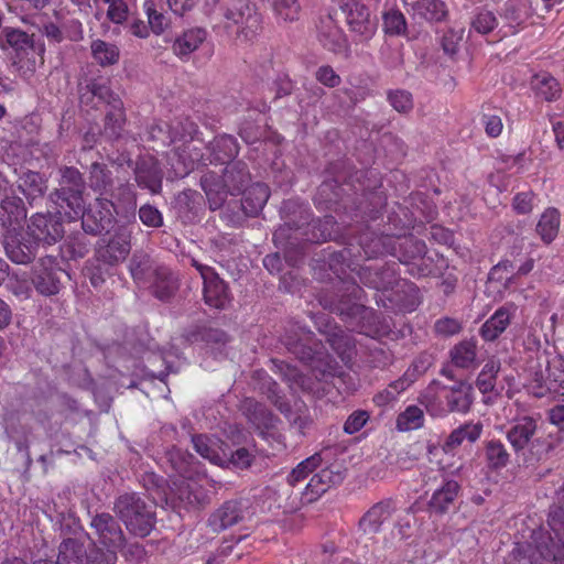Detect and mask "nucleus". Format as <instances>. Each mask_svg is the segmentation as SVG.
Segmentation results:
<instances>
[{"instance_id":"nucleus-20","label":"nucleus","mask_w":564,"mask_h":564,"mask_svg":"<svg viewBox=\"0 0 564 564\" xmlns=\"http://www.w3.org/2000/svg\"><path fill=\"white\" fill-rule=\"evenodd\" d=\"M37 246L34 239L30 236L28 239L22 237L20 231L3 235V247L8 258L19 264L30 263L36 256Z\"/></svg>"},{"instance_id":"nucleus-45","label":"nucleus","mask_w":564,"mask_h":564,"mask_svg":"<svg viewBox=\"0 0 564 564\" xmlns=\"http://www.w3.org/2000/svg\"><path fill=\"white\" fill-rule=\"evenodd\" d=\"M91 57L101 67L116 65L120 58V50L115 43L97 39L90 43Z\"/></svg>"},{"instance_id":"nucleus-30","label":"nucleus","mask_w":564,"mask_h":564,"mask_svg":"<svg viewBox=\"0 0 564 564\" xmlns=\"http://www.w3.org/2000/svg\"><path fill=\"white\" fill-rule=\"evenodd\" d=\"M513 311L511 306L503 305L481 325L479 335L485 341H495L508 328Z\"/></svg>"},{"instance_id":"nucleus-7","label":"nucleus","mask_w":564,"mask_h":564,"mask_svg":"<svg viewBox=\"0 0 564 564\" xmlns=\"http://www.w3.org/2000/svg\"><path fill=\"white\" fill-rule=\"evenodd\" d=\"M117 550L93 545L86 550L76 539H65L58 546L57 564H117Z\"/></svg>"},{"instance_id":"nucleus-57","label":"nucleus","mask_w":564,"mask_h":564,"mask_svg":"<svg viewBox=\"0 0 564 564\" xmlns=\"http://www.w3.org/2000/svg\"><path fill=\"white\" fill-rule=\"evenodd\" d=\"M424 425V413L417 405H409L397 417V429L401 432L413 431Z\"/></svg>"},{"instance_id":"nucleus-21","label":"nucleus","mask_w":564,"mask_h":564,"mask_svg":"<svg viewBox=\"0 0 564 564\" xmlns=\"http://www.w3.org/2000/svg\"><path fill=\"white\" fill-rule=\"evenodd\" d=\"M153 296L160 301L172 299L180 288L178 276L167 265H156L152 270V276L147 282Z\"/></svg>"},{"instance_id":"nucleus-59","label":"nucleus","mask_w":564,"mask_h":564,"mask_svg":"<svg viewBox=\"0 0 564 564\" xmlns=\"http://www.w3.org/2000/svg\"><path fill=\"white\" fill-rule=\"evenodd\" d=\"M158 264L148 254H134L130 260V273L135 282L147 283L152 276V270Z\"/></svg>"},{"instance_id":"nucleus-60","label":"nucleus","mask_w":564,"mask_h":564,"mask_svg":"<svg viewBox=\"0 0 564 564\" xmlns=\"http://www.w3.org/2000/svg\"><path fill=\"white\" fill-rule=\"evenodd\" d=\"M108 199L116 203V210H118L119 207H134L137 196L132 185L126 181L113 186L112 193L108 195Z\"/></svg>"},{"instance_id":"nucleus-9","label":"nucleus","mask_w":564,"mask_h":564,"mask_svg":"<svg viewBox=\"0 0 564 564\" xmlns=\"http://www.w3.org/2000/svg\"><path fill=\"white\" fill-rule=\"evenodd\" d=\"M345 15V22L354 40L360 43L370 41L378 29V20L372 17L368 4L355 2H337Z\"/></svg>"},{"instance_id":"nucleus-43","label":"nucleus","mask_w":564,"mask_h":564,"mask_svg":"<svg viewBox=\"0 0 564 564\" xmlns=\"http://www.w3.org/2000/svg\"><path fill=\"white\" fill-rule=\"evenodd\" d=\"M126 122L127 116L123 101L116 99L113 106L109 107L105 116V133L111 139H119L123 132Z\"/></svg>"},{"instance_id":"nucleus-35","label":"nucleus","mask_w":564,"mask_h":564,"mask_svg":"<svg viewBox=\"0 0 564 564\" xmlns=\"http://www.w3.org/2000/svg\"><path fill=\"white\" fill-rule=\"evenodd\" d=\"M18 188L30 205L42 199L47 191V180L39 172H24L18 180Z\"/></svg>"},{"instance_id":"nucleus-5","label":"nucleus","mask_w":564,"mask_h":564,"mask_svg":"<svg viewBox=\"0 0 564 564\" xmlns=\"http://www.w3.org/2000/svg\"><path fill=\"white\" fill-rule=\"evenodd\" d=\"M115 511L128 531L137 536H148L155 525V512L137 494H124L117 498Z\"/></svg>"},{"instance_id":"nucleus-18","label":"nucleus","mask_w":564,"mask_h":564,"mask_svg":"<svg viewBox=\"0 0 564 564\" xmlns=\"http://www.w3.org/2000/svg\"><path fill=\"white\" fill-rule=\"evenodd\" d=\"M397 265L395 262L383 265H361L357 268L356 275L364 285L370 289L388 291L395 284L399 285Z\"/></svg>"},{"instance_id":"nucleus-2","label":"nucleus","mask_w":564,"mask_h":564,"mask_svg":"<svg viewBox=\"0 0 564 564\" xmlns=\"http://www.w3.org/2000/svg\"><path fill=\"white\" fill-rule=\"evenodd\" d=\"M514 540L509 564H564V509L552 508L546 527L528 518L521 523Z\"/></svg>"},{"instance_id":"nucleus-22","label":"nucleus","mask_w":564,"mask_h":564,"mask_svg":"<svg viewBox=\"0 0 564 564\" xmlns=\"http://www.w3.org/2000/svg\"><path fill=\"white\" fill-rule=\"evenodd\" d=\"M135 182L139 187L158 194L162 189L163 173L158 160L151 155L141 156L134 169Z\"/></svg>"},{"instance_id":"nucleus-48","label":"nucleus","mask_w":564,"mask_h":564,"mask_svg":"<svg viewBox=\"0 0 564 564\" xmlns=\"http://www.w3.org/2000/svg\"><path fill=\"white\" fill-rule=\"evenodd\" d=\"M560 213L555 208H547L540 217L536 232L545 243H551L558 234Z\"/></svg>"},{"instance_id":"nucleus-61","label":"nucleus","mask_w":564,"mask_h":564,"mask_svg":"<svg viewBox=\"0 0 564 564\" xmlns=\"http://www.w3.org/2000/svg\"><path fill=\"white\" fill-rule=\"evenodd\" d=\"M340 196L339 181L334 178L324 181L317 188L314 202L316 206L325 204L326 206L336 203Z\"/></svg>"},{"instance_id":"nucleus-64","label":"nucleus","mask_w":564,"mask_h":564,"mask_svg":"<svg viewBox=\"0 0 564 564\" xmlns=\"http://www.w3.org/2000/svg\"><path fill=\"white\" fill-rule=\"evenodd\" d=\"M496 26H498V20L489 10L479 11L471 21V28L480 34H488Z\"/></svg>"},{"instance_id":"nucleus-15","label":"nucleus","mask_w":564,"mask_h":564,"mask_svg":"<svg viewBox=\"0 0 564 564\" xmlns=\"http://www.w3.org/2000/svg\"><path fill=\"white\" fill-rule=\"evenodd\" d=\"M344 479V474L337 465H330L322 468L314 474L306 484L301 494V503L310 505L317 501L332 487L339 485Z\"/></svg>"},{"instance_id":"nucleus-53","label":"nucleus","mask_w":564,"mask_h":564,"mask_svg":"<svg viewBox=\"0 0 564 564\" xmlns=\"http://www.w3.org/2000/svg\"><path fill=\"white\" fill-rule=\"evenodd\" d=\"M321 464L322 456L319 453H315L300 462L286 476L288 485L295 487L297 484L305 480L314 470H316Z\"/></svg>"},{"instance_id":"nucleus-50","label":"nucleus","mask_w":564,"mask_h":564,"mask_svg":"<svg viewBox=\"0 0 564 564\" xmlns=\"http://www.w3.org/2000/svg\"><path fill=\"white\" fill-rule=\"evenodd\" d=\"M42 33L47 39L50 44H59L65 39L74 42L83 39V28L82 23L78 21L72 22L70 31L66 35L64 31L53 22L44 24Z\"/></svg>"},{"instance_id":"nucleus-33","label":"nucleus","mask_w":564,"mask_h":564,"mask_svg":"<svg viewBox=\"0 0 564 564\" xmlns=\"http://www.w3.org/2000/svg\"><path fill=\"white\" fill-rule=\"evenodd\" d=\"M270 197L269 186L257 182L245 188L241 198V208L246 216H257L267 204Z\"/></svg>"},{"instance_id":"nucleus-24","label":"nucleus","mask_w":564,"mask_h":564,"mask_svg":"<svg viewBox=\"0 0 564 564\" xmlns=\"http://www.w3.org/2000/svg\"><path fill=\"white\" fill-rule=\"evenodd\" d=\"M26 218L23 200L17 196H7L0 204V225L6 232L21 231L22 223Z\"/></svg>"},{"instance_id":"nucleus-47","label":"nucleus","mask_w":564,"mask_h":564,"mask_svg":"<svg viewBox=\"0 0 564 564\" xmlns=\"http://www.w3.org/2000/svg\"><path fill=\"white\" fill-rule=\"evenodd\" d=\"M0 41H4L19 55L34 47L33 35L17 28L6 26L0 33Z\"/></svg>"},{"instance_id":"nucleus-26","label":"nucleus","mask_w":564,"mask_h":564,"mask_svg":"<svg viewBox=\"0 0 564 564\" xmlns=\"http://www.w3.org/2000/svg\"><path fill=\"white\" fill-rule=\"evenodd\" d=\"M209 164H231L239 153L237 139L230 134L214 138L207 147Z\"/></svg>"},{"instance_id":"nucleus-32","label":"nucleus","mask_w":564,"mask_h":564,"mask_svg":"<svg viewBox=\"0 0 564 564\" xmlns=\"http://www.w3.org/2000/svg\"><path fill=\"white\" fill-rule=\"evenodd\" d=\"M460 491V486L456 480H446L436 489L430 501L429 509L436 514L447 513L454 507L455 500Z\"/></svg>"},{"instance_id":"nucleus-37","label":"nucleus","mask_w":564,"mask_h":564,"mask_svg":"<svg viewBox=\"0 0 564 564\" xmlns=\"http://www.w3.org/2000/svg\"><path fill=\"white\" fill-rule=\"evenodd\" d=\"M447 265V261L442 254L429 253L426 249L425 253L408 269V272L414 278L437 276Z\"/></svg>"},{"instance_id":"nucleus-63","label":"nucleus","mask_w":564,"mask_h":564,"mask_svg":"<svg viewBox=\"0 0 564 564\" xmlns=\"http://www.w3.org/2000/svg\"><path fill=\"white\" fill-rule=\"evenodd\" d=\"M276 18L293 22L299 19L301 6L297 0H271Z\"/></svg>"},{"instance_id":"nucleus-11","label":"nucleus","mask_w":564,"mask_h":564,"mask_svg":"<svg viewBox=\"0 0 564 564\" xmlns=\"http://www.w3.org/2000/svg\"><path fill=\"white\" fill-rule=\"evenodd\" d=\"M116 203L108 197H97L87 209L83 208L77 219H82V228L86 234L100 235L108 232L115 224Z\"/></svg>"},{"instance_id":"nucleus-46","label":"nucleus","mask_w":564,"mask_h":564,"mask_svg":"<svg viewBox=\"0 0 564 564\" xmlns=\"http://www.w3.org/2000/svg\"><path fill=\"white\" fill-rule=\"evenodd\" d=\"M546 390L564 395V356L560 354L547 360Z\"/></svg>"},{"instance_id":"nucleus-44","label":"nucleus","mask_w":564,"mask_h":564,"mask_svg":"<svg viewBox=\"0 0 564 564\" xmlns=\"http://www.w3.org/2000/svg\"><path fill=\"white\" fill-rule=\"evenodd\" d=\"M175 155L183 164V169L176 173L180 176L187 175L191 171L198 167L199 165L206 166L209 164L208 155L205 156L200 149L193 147L191 142L184 143L182 148H177Z\"/></svg>"},{"instance_id":"nucleus-6","label":"nucleus","mask_w":564,"mask_h":564,"mask_svg":"<svg viewBox=\"0 0 564 564\" xmlns=\"http://www.w3.org/2000/svg\"><path fill=\"white\" fill-rule=\"evenodd\" d=\"M225 28L237 26V40L240 42L252 41L261 29V14L254 4L237 0L224 9Z\"/></svg>"},{"instance_id":"nucleus-3","label":"nucleus","mask_w":564,"mask_h":564,"mask_svg":"<svg viewBox=\"0 0 564 564\" xmlns=\"http://www.w3.org/2000/svg\"><path fill=\"white\" fill-rule=\"evenodd\" d=\"M426 412L434 417H445L449 413L466 414L474 402V387L466 380L453 386L432 381L420 397Z\"/></svg>"},{"instance_id":"nucleus-25","label":"nucleus","mask_w":564,"mask_h":564,"mask_svg":"<svg viewBox=\"0 0 564 564\" xmlns=\"http://www.w3.org/2000/svg\"><path fill=\"white\" fill-rule=\"evenodd\" d=\"M243 519V506L240 500H229L224 502L216 511H214L208 524L215 532L224 531Z\"/></svg>"},{"instance_id":"nucleus-62","label":"nucleus","mask_w":564,"mask_h":564,"mask_svg":"<svg viewBox=\"0 0 564 564\" xmlns=\"http://www.w3.org/2000/svg\"><path fill=\"white\" fill-rule=\"evenodd\" d=\"M290 332L292 334H289V330H286L283 337V344L293 352H297L299 347L304 346V343L310 341L313 336V333L308 328L299 326L297 324H292Z\"/></svg>"},{"instance_id":"nucleus-40","label":"nucleus","mask_w":564,"mask_h":564,"mask_svg":"<svg viewBox=\"0 0 564 564\" xmlns=\"http://www.w3.org/2000/svg\"><path fill=\"white\" fill-rule=\"evenodd\" d=\"M130 241L122 235H116L109 239L108 243L98 250L101 261L107 264H117L128 257L130 253Z\"/></svg>"},{"instance_id":"nucleus-10","label":"nucleus","mask_w":564,"mask_h":564,"mask_svg":"<svg viewBox=\"0 0 564 564\" xmlns=\"http://www.w3.org/2000/svg\"><path fill=\"white\" fill-rule=\"evenodd\" d=\"M498 14L502 21L499 29L501 37L516 35L533 23L535 9L532 0H507Z\"/></svg>"},{"instance_id":"nucleus-52","label":"nucleus","mask_w":564,"mask_h":564,"mask_svg":"<svg viewBox=\"0 0 564 564\" xmlns=\"http://www.w3.org/2000/svg\"><path fill=\"white\" fill-rule=\"evenodd\" d=\"M382 30L389 36H404L408 23L404 14L397 8H390L382 12Z\"/></svg>"},{"instance_id":"nucleus-12","label":"nucleus","mask_w":564,"mask_h":564,"mask_svg":"<svg viewBox=\"0 0 564 564\" xmlns=\"http://www.w3.org/2000/svg\"><path fill=\"white\" fill-rule=\"evenodd\" d=\"M64 213L58 208L57 213H36L30 218L28 225V236L37 243L47 246L55 245L64 236V226L61 214Z\"/></svg>"},{"instance_id":"nucleus-13","label":"nucleus","mask_w":564,"mask_h":564,"mask_svg":"<svg viewBox=\"0 0 564 564\" xmlns=\"http://www.w3.org/2000/svg\"><path fill=\"white\" fill-rule=\"evenodd\" d=\"M210 177L212 175L206 174L200 180L202 188L207 196L213 192L218 194L220 189L230 195H236L249 183L250 173L246 163L237 161L225 167L219 183L215 184L217 188L212 187Z\"/></svg>"},{"instance_id":"nucleus-16","label":"nucleus","mask_w":564,"mask_h":564,"mask_svg":"<svg viewBox=\"0 0 564 564\" xmlns=\"http://www.w3.org/2000/svg\"><path fill=\"white\" fill-rule=\"evenodd\" d=\"M317 40L324 48L334 54L345 56L349 54L350 45L347 35L332 14L319 18L317 24Z\"/></svg>"},{"instance_id":"nucleus-49","label":"nucleus","mask_w":564,"mask_h":564,"mask_svg":"<svg viewBox=\"0 0 564 564\" xmlns=\"http://www.w3.org/2000/svg\"><path fill=\"white\" fill-rule=\"evenodd\" d=\"M501 362L497 358H490L484 365L476 378V387L480 393L487 394L495 390L497 376L500 371Z\"/></svg>"},{"instance_id":"nucleus-36","label":"nucleus","mask_w":564,"mask_h":564,"mask_svg":"<svg viewBox=\"0 0 564 564\" xmlns=\"http://www.w3.org/2000/svg\"><path fill=\"white\" fill-rule=\"evenodd\" d=\"M409 11L426 21L440 22L447 15L442 0H402Z\"/></svg>"},{"instance_id":"nucleus-34","label":"nucleus","mask_w":564,"mask_h":564,"mask_svg":"<svg viewBox=\"0 0 564 564\" xmlns=\"http://www.w3.org/2000/svg\"><path fill=\"white\" fill-rule=\"evenodd\" d=\"M482 433V424L480 422H466L454 429L443 444L445 453H452L464 442L475 443Z\"/></svg>"},{"instance_id":"nucleus-19","label":"nucleus","mask_w":564,"mask_h":564,"mask_svg":"<svg viewBox=\"0 0 564 564\" xmlns=\"http://www.w3.org/2000/svg\"><path fill=\"white\" fill-rule=\"evenodd\" d=\"M90 527L101 544L119 550L124 545V534L118 521L109 513L101 512L93 517Z\"/></svg>"},{"instance_id":"nucleus-54","label":"nucleus","mask_w":564,"mask_h":564,"mask_svg":"<svg viewBox=\"0 0 564 564\" xmlns=\"http://www.w3.org/2000/svg\"><path fill=\"white\" fill-rule=\"evenodd\" d=\"M89 252V241L83 234L70 235L61 246V254L65 260L84 258Z\"/></svg>"},{"instance_id":"nucleus-31","label":"nucleus","mask_w":564,"mask_h":564,"mask_svg":"<svg viewBox=\"0 0 564 564\" xmlns=\"http://www.w3.org/2000/svg\"><path fill=\"white\" fill-rule=\"evenodd\" d=\"M394 243L393 235H378L366 231L359 237V246L367 259L378 258L384 254L392 256Z\"/></svg>"},{"instance_id":"nucleus-51","label":"nucleus","mask_w":564,"mask_h":564,"mask_svg":"<svg viewBox=\"0 0 564 564\" xmlns=\"http://www.w3.org/2000/svg\"><path fill=\"white\" fill-rule=\"evenodd\" d=\"M485 456L488 468L492 470L502 469L510 462V454L499 440H491L486 443Z\"/></svg>"},{"instance_id":"nucleus-1","label":"nucleus","mask_w":564,"mask_h":564,"mask_svg":"<svg viewBox=\"0 0 564 564\" xmlns=\"http://www.w3.org/2000/svg\"><path fill=\"white\" fill-rule=\"evenodd\" d=\"M351 250L343 248L328 253L327 264L337 278L336 294L322 292L319 304L340 318L352 329L372 338L388 336L391 332L389 322L372 308L361 303L362 289L350 273H356L357 264L351 260Z\"/></svg>"},{"instance_id":"nucleus-27","label":"nucleus","mask_w":564,"mask_h":564,"mask_svg":"<svg viewBox=\"0 0 564 564\" xmlns=\"http://www.w3.org/2000/svg\"><path fill=\"white\" fill-rule=\"evenodd\" d=\"M426 245L423 240L409 236H394V243L392 256L395 257L400 263H403L410 269L420 257L425 253Z\"/></svg>"},{"instance_id":"nucleus-42","label":"nucleus","mask_w":564,"mask_h":564,"mask_svg":"<svg viewBox=\"0 0 564 564\" xmlns=\"http://www.w3.org/2000/svg\"><path fill=\"white\" fill-rule=\"evenodd\" d=\"M89 186L99 197H108L112 193L115 180L111 171L105 164L94 163L89 172Z\"/></svg>"},{"instance_id":"nucleus-39","label":"nucleus","mask_w":564,"mask_h":564,"mask_svg":"<svg viewBox=\"0 0 564 564\" xmlns=\"http://www.w3.org/2000/svg\"><path fill=\"white\" fill-rule=\"evenodd\" d=\"M452 364L460 369H474L478 366L477 343L474 339H464L449 350Z\"/></svg>"},{"instance_id":"nucleus-55","label":"nucleus","mask_w":564,"mask_h":564,"mask_svg":"<svg viewBox=\"0 0 564 564\" xmlns=\"http://www.w3.org/2000/svg\"><path fill=\"white\" fill-rule=\"evenodd\" d=\"M143 11L148 18L150 30L155 35H162L171 25L170 19L160 10L153 0H145Z\"/></svg>"},{"instance_id":"nucleus-14","label":"nucleus","mask_w":564,"mask_h":564,"mask_svg":"<svg viewBox=\"0 0 564 564\" xmlns=\"http://www.w3.org/2000/svg\"><path fill=\"white\" fill-rule=\"evenodd\" d=\"M149 133L152 139L161 140L163 143L182 141L184 144L194 141L198 126L188 117H177L171 123L153 124Z\"/></svg>"},{"instance_id":"nucleus-58","label":"nucleus","mask_w":564,"mask_h":564,"mask_svg":"<svg viewBox=\"0 0 564 564\" xmlns=\"http://www.w3.org/2000/svg\"><path fill=\"white\" fill-rule=\"evenodd\" d=\"M409 387L398 378L394 381H391L384 389L378 391L372 397V402L378 408H386L389 404L395 402L400 394L406 391Z\"/></svg>"},{"instance_id":"nucleus-38","label":"nucleus","mask_w":564,"mask_h":564,"mask_svg":"<svg viewBox=\"0 0 564 564\" xmlns=\"http://www.w3.org/2000/svg\"><path fill=\"white\" fill-rule=\"evenodd\" d=\"M531 88L536 98L553 102L561 97L562 88L558 80L549 73L535 74L531 79Z\"/></svg>"},{"instance_id":"nucleus-28","label":"nucleus","mask_w":564,"mask_h":564,"mask_svg":"<svg viewBox=\"0 0 564 564\" xmlns=\"http://www.w3.org/2000/svg\"><path fill=\"white\" fill-rule=\"evenodd\" d=\"M536 430V421L531 416H523L516 420L510 426L507 432V440L513 451L518 454L531 444Z\"/></svg>"},{"instance_id":"nucleus-41","label":"nucleus","mask_w":564,"mask_h":564,"mask_svg":"<svg viewBox=\"0 0 564 564\" xmlns=\"http://www.w3.org/2000/svg\"><path fill=\"white\" fill-rule=\"evenodd\" d=\"M400 289L393 293L390 301L395 302V307L402 313H411L417 308L421 303L420 290L411 282L403 281Z\"/></svg>"},{"instance_id":"nucleus-4","label":"nucleus","mask_w":564,"mask_h":564,"mask_svg":"<svg viewBox=\"0 0 564 564\" xmlns=\"http://www.w3.org/2000/svg\"><path fill=\"white\" fill-rule=\"evenodd\" d=\"M59 172V187L50 194V199L64 212L69 221L77 220L84 208L85 182L83 175L74 166H64Z\"/></svg>"},{"instance_id":"nucleus-56","label":"nucleus","mask_w":564,"mask_h":564,"mask_svg":"<svg viewBox=\"0 0 564 564\" xmlns=\"http://www.w3.org/2000/svg\"><path fill=\"white\" fill-rule=\"evenodd\" d=\"M194 449L205 459L215 465H220L224 459L215 441L206 435H194L192 437Z\"/></svg>"},{"instance_id":"nucleus-8","label":"nucleus","mask_w":564,"mask_h":564,"mask_svg":"<svg viewBox=\"0 0 564 564\" xmlns=\"http://www.w3.org/2000/svg\"><path fill=\"white\" fill-rule=\"evenodd\" d=\"M191 264L198 271L203 280L204 303L210 308L225 310L232 300L227 282L210 265L203 264L194 258L191 260Z\"/></svg>"},{"instance_id":"nucleus-17","label":"nucleus","mask_w":564,"mask_h":564,"mask_svg":"<svg viewBox=\"0 0 564 564\" xmlns=\"http://www.w3.org/2000/svg\"><path fill=\"white\" fill-rule=\"evenodd\" d=\"M64 270L59 267L57 257L45 256L39 259L34 270L33 283L36 290L43 295H54L59 292V274Z\"/></svg>"},{"instance_id":"nucleus-23","label":"nucleus","mask_w":564,"mask_h":564,"mask_svg":"<svg viewBox=\"0 0 564 564\" xmlns=\"http://www.w3.org/2000/svg\"><path fill=\"white\" fill-rule=\"evenodd\" d=\"M395 503L392 499H384L375 503L359 520V529L365 534H376L392 517Z\"/></svg>"},{"instance_id":"nucleus-29","label":"nucleus","mask_w":564,"mask_h":564,"mask_svg":"<svg viewBox=\"0 0 564 564\" xmlns=\"http://www.w3.org/2000/svg\"><path fill=\"white\" fill-rule=\"evenodd\" d=\"M207 39V31L200 26L189 28L180 34L172 44L173 53L181 59H187Z\"/></svg>"}]
</instances>
